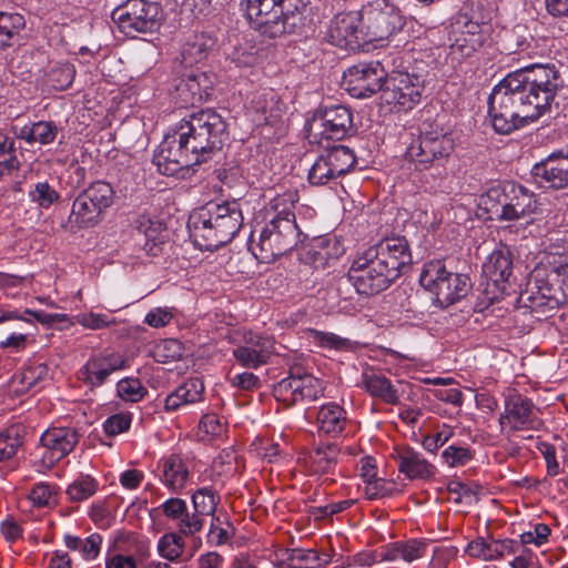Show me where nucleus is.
<instances>
[{"mask_svg": "<svg viewBox=\"0 0 568 568\" xmlns=\"http://www.w3.org/2000/svg\"><path fill=\"white\" fill-rule=\"evenodd\" d=\"M483 274L488 284L491 283L500 293H506L510 287L513 274V260L509 250H496L483 264Z\"/></svg>", "mask_w": 568, "mask_h": 568, "instance_id": "obj_29", "label": "nucleus"}, {"mask_svg": "<svg viewBox=\"0 0 568 568\" xmlns=\"http://www.w3.org/2000/svg\"><path fill=\"white\" fill-rule=\"evenodd\" d=\"M362 12L351 11L337 13L331 21L326 39L342 49H355L366 39L363 37Z\"/></svg>", "mask_w": 568, "mask_h": 568, "instance_id": "obj_21", "label": "nucleus"}, {"mask_svg": "<svg viewBox=\"0 0 568 568\" xmlns=\"http://www.w3.org/2000/svg\"><path fill=\"white\" fill-rule=\"evenodd\" d=\"M532 176L545 187L562 189L568 185V153L551 155L532 168Z\"/></svg>", "mask_w": 568, "mask_h": 568, "instance_id": "obj_28", "label": "nucleus"}, {"mask_svg": "<svg viewBox=\"0 0 568 568\" xmlns=\"http://www.w3.org/2000/svg\"><path fill=\"white\" fill-rule=\"evenodd\" d=\"M396 278L397 273L369 247L357 253L348 270L349 282L363 295L378 294L387 290Z\"/></svg>", "mask_w": 568, "mask_h": 568, "instance_id": "obj_8", "label": "nucleus"}, {"mask_svg": "<svg viewBox=\"0 0 568 568\" xmlns=\"http://www.w3.org/2000/svg\"><path fill=\"white\" fill-rule=\"evenodd\" d=\"M48 378L49 367L44 363H32L16 376V379H19L22 389H30Z\"/></svg>", "mask_w": 568, "mask_h": 568, "instance_id": "obj_50", "label": "nucleus"}, {"mask_svg": "<svg viewBox=\"0 0 568 568\" xmlns=\"http://www.w3.org/2000/svg\"><path fill=\"white\" fill-rule=\"evenodd\" d=\"M510 186L511 182L499 183L489 187L486 194L481 196L480 202L485 210L495 214L497 219H499L501 211H505V206H507Z\"/></svg>", "mask_w": 568, "mask_h": 568, "instance_id": "obj_44", "label": "nucleus"}, {"mask_svg": "<svg viewBox=\"0 0 568 568\" xmlns=\"http://www.w3.org/2000/svg\"><path fill=\"white\" fill-rule=\"evenodd\" d=\"M361 386L369 396L381 399L388 405H397L399 395L395 386L384 374L367 368L362 374Z\"/></svg>", "mask_w": 568, "mask_h": 568, "instance_id": "obj_34", "label": "nucleus"}, {"mask_svg": "<svg viewBox=\"0 0 568 568\" xmlns=\"http://www.w3.org/2000/svg\"><path fill=\"white\" fill-rule=\"evenodd\" d=\"M99 488V483L90 475H81L67 488L71 501L80 503L92 497Z\"/></svg>", "mask_w": 568, "mask_h": 568, "instance_id": "obj_48", "label": "nucleus"}, {"mask_svg": "<svg viewBox=\"0 0 568 568\" xmlns=\"http://www.w3.org/2000/svg\"><path fill=\"white\" fill-rule=\"evenodd\" d=\"M392 457L397 464L398 471L409 480H427L436 474V467L409 446H396Z\"/></svg>", "mask_w": 568, "mask_h": 568, "instance_id": "obj_26", "label": "nucleus"}, {"mask_svg": "<svg viewBox=\"0 0 568 568\" xmlns=\"http://www.w3.org/2000/svg\"><path fill=\"white\" fill-rule=\"evenodd\" d=\"M79 439L80 434L73 427H52L45 430L40 438L44 449L43 465L53 467L59 460L73 452Z\"/></svg>", "mask_w": 568, "mask_h": 568, "instance_id": "obj_24", "label": "nucleus"}, {"mask_svg": "<svg viewBox=\"0 0 568 568\" xmlns=\"http://www.w3.org/2000/svg\"><path fill=\"white\" fill-rule=\"evenodd\" d=\"M442 458L449 467H462L474 458V452L469 447L450 445L443 450Z\"/></svg>", "mask_w": 568, "mask_h": 568, "instance_id": "obj_54", "label": "nucleus"}, {"mask_svg": "<svg viewBox=\"0 0 568 568\" xmlns=\"http://www.w3.org/2000/svg\"><path fill=\"white\" fill-rule=\"evenodd\" d=\"M207 78L205 73L183 74L175 84V99L181 106H194L207 95Z\"/></svg>", "mask_w": 568, "mask_h": 568, "instance_id": "obj_31", "label": "nucleus"}, {"mask_svg": "<svg viewBox=\"0 0 568 568\" xmlns=\"http://www.w3.org/2000/svg\"><path fill=\"white\" fill-rule=\"evenodd\" d=\"M20 160L14 138L0 131V178L19 170Z\"/></svg>", "mask_w": 568, "mask_h": 568, "instance_id": "obj_45", "label": "nucleus"}, {"mask_svg": "<svg viewBox=\"0 0 568 568\" xmlns=\"http://www.w3.org/2000/svg\"><path fill=\"white\" fill-rule=\"evenodd\" d=\"M59 133V128L52 121H39L31 125H24L17 136L29 144L39 143L47 145L52 143Z\"/></svg>", "mask_w": 568, "mask_h": 568, "instance_id": "obj_39", "label": "nucleus"}, {"mask_svg": "<svg viewBox=\"0 0 568 568\" xmlns=\"http://www.w3.org/2000/svg\"><path fill=\"white\" fill-rule=\"evenodd\" d=\"M455 149V141L448 133L423 132L406 150V159L418 171L429 169L447 160Z\"/></svg>", "mask_w": 568, "mask_h": 568, "instance_id": "obj_11", "label": "nucleus"}, {"mask_svg": "<svg viewBox=\"0 0 568 568\" xmlns=\"http://www.w3.org/2000/svg\"><path fill=\"white\" fill-rule=\"evenodd\" d=\"M214 45L215 39L211 36L206 33L192 34L182 47V63L191 67L205 60Z\"/></svg>", "mask_w": 568, "mask_h": 568, "instance_id": "obj_38", "label": "nucleus"}, {"mask_svg": "<svg viewBox=\"0 0 568 568\" xmlns=\"http://www.w3.org/2000/svg\"><path fill=\"white\" fill-rule=\"evenodd\" d=\"M419 283L442 307H448L466 297L473 286L467 275L448 271L440 260L424 265Z\"/></svg>", "mask_w": 568, "mask_h": 568, "instance_id": "obj_6", "label": "nucleus"}, {"mask_svg": "<svg viewBox=\"0 0 568 568\" xmlns=\"http://www.w3.org/2000/svg\"><path fill=\"white\" fill-rule=\"evenodd\" d=\"M341 456L337 444H318L306 459V467L312 475H334Z\"/></svg>", "mask_w": 568, "mask_h": 568, "instance_id": "obj_32", "label": "nucleus"}, {"mask_svg": "<svg viewBox=\"0 0 568 568\" xmlns=\"http://www.w3.org/2000/svg\"><path fill=\"white\" fill-rule=\"evenodd\" d=\"M300 196L296 190H287L273 197L265 207L267 221H274L276 224L288 221L294 227L296 223L295 209Z\"/></svg>", "mask_w": 568, "mask_h": 568, "instance_id": "obj_35", "label": "nucleus"}, {"mask_svg": "<svg viewBox=\"0 0 568 568\" xmlns=\"http://www.w3.org/2000/svg\"><path fill=\"white\" fill-rule=\"evenodd\" d=\"M185 405L202 400L204 394V384L202 379L189 378L176 388Z\"/></svg>", "mask_w": 568, "mask_h": 568, "instance_id": "obj_58", "label": "nucleus"}, {"mask_svg": "<svg viewBox=\"0 0 568 568\" xmlns=\"http://www.w3.org/2000/svg\"><path fill=\"white\" fill-rule=\"evenodd\" d=\"M112 19L126 36L152 33L161 26V8L148 0H128L113 10Z\"/></svg>", "mask_w": 568, "mask_h": 568, "instance_id": "obj_10", "label": "nucleus"}, {"mask_svg": "<svg viewBox=\"0 0 568 568\" xmlns=\"http://www.w3.org/2000/svg\"><path fill=\"white\" fill-rule=\"evenodd\" d=\"M426 551V544L412 539L400 546L402 558L406 561H413L422 558Z\"/></svg>", "mask_w": 568, "mask_h": 568, "instance_id": "obj_64", "label": "nucleus"}, {"mask_svg": "<svg viewBox=\"0 0 568 568\" xmlns=\"http://www.w3.org/2000/svg\"><path fill=\"white\" fill-rule=\"evenodd\" d=\"M398 493L397 485L393 480L375 477L365 483L364 494L367 499H381Z\"/></svg>", "mask_w": 568, "mask_h": 568, "instance_id": "obj_51", "label": "nucleus"}, {"mask_svg": "<svg viewBox=\"0 0 568 568\" xmlns=\"http://www.w3.org/2000/svg\"><path fill=\"white\" fill-rule=\"evenodd\" d=\"M220 497L210 488H200L192 495L193 513L184 523V531L200 532L204 527V517L214 516Z\"/></svg>", "mask_w": 568, "mask_h": 568, "instance_id": "obj_30", "label": "nucleus"}, {"mask_svg": "<svg viewBox=\"0 0 568 568\" xmlns=\"http://www.w3.org/2000/svg\"><path fill=\"white\" fill-rule=\"evenodd\" d=\"M310 11V0H246L250 23L264 40L300 32Z\"/></svg>", "mask_w": 568, "mask_h": 568, "instance_id": "obj_4", "label": "nucleus"}, {"mask_svg": "<svg viewBox=\"0 0 568 568\" xmlns=\"http://www.w3.org/2000/svg\"><path fill=\"white\" fill-rule=\"evenodd\" d=\"M308 337L318 347L335 351H352L354 343L345 337L315 328L308 329Z\"/></svg>", "mask_w": 568, "mask_h": 568, "instance_id": "obj_47", "label": "nucleus"}, {"mask_svg": "<svg viewBox=\"0 0 568 568\" xmlns=\"http://www.w3.org/2000/svg\"><path fill=\"white\" fill-rule=\"evenodd\" d=\"M154 163L164 175H173L182 169L203 163L196 161V154L192 151L191 144L179 129L176 135H169L160 144L154 155Z\"/></svg>", "mask_w": 568, "mask_h": 568, "instance_id": "obj_17", "label": "nucleus"}, {"mask_svg": "<svg viewBox=\"0 0 568 568\" xmlns=\"http://www.w3.org/2000/svg\"><path fill=\"white\" fill-rule=\"evenodd\" d=\"M324 392L321 379L312 374L291 372L274 386V395L277 400L291 406L303 402L317 399Z\"/></svg>", "mask_w": 568, "mask_h": 568, "instance_id": "obj_19", "label": "nucleus"}, {"mask_svg": "<svg viewBox=\"0 0 568 568\" xmlns=\"http://www.w3.org/2000/svg\"><path fill=\"white\" fill-rule=\"evenodd\" d=\"M75 77L74 65L70 62H58L47 72V84L54 90L68 89Z\"/></svg>", "mask_w": 568, "mask_h": 568, "instance_id": "obj_46", "label": "nucleus"}, {"mask_svg": "<svg viewBox=\"0 0 568 568\" xmlns=\"http://www.w3.org/2000/svg\"><path fill=\"white\" fill-rule=\"evenodd\" d=\"M75 321L78 324L89 329H102L115 324V320L110 318L106 314L93 312L78 314Z\"/></svg>", "mask_w": 568, "mask_h": 568, "instance_id": "obj_59", "label": "nucleus"}, {"mask_svg": "<svg viewBox=\"0 0 568 568\" xmlns=\"http://www.w3.org/2000/svg\"><path fill=\"white\" fill-rule=\"evenodd\" d=\"M252 232L250 250L261 263H272L276 258L290 253L301 242L302 232L288 221L276 224L267 221L260 230L257 239Z\"/></svg>", "mask_w": 568, "mask_h": 568, "instance_id": "obj_9", "label": "nucleus"}, {"mask_svg": "<svg viewBox=\"0 0 568 568\" xmlns=\"http://www.w3.org/2000/svg\"><path fill=\"white\" fill-rule=\"evenodd\" d=\"M194 458L172 453L163 456L158 463V476L164 487L179 494L187 486L194 469Z\"/></svg>", "mask_w": 568, "mask_h": 568, "instance_id": "obj_22", "label": "nucleus"}, {"mask_svg": "<svg viewBox=\"0 0 568 568\" xmlns=\"http://www.w3.org/2000/svg\"><path fill=\"white\" fill-rule=\"evenodd\" d=\"M24 27L26 20L22 14L0 11V49L11 47Z\"/></svg>", "mask_w": 568, "mask_h": 568, "instance_id": "obj_42", "label": "nucleus"}, {"mask_svg": "<svg viewBox=\"0 0 568 568\" xmlns=\"http://www.w3.org/2000/svg\"><path fill=\"white\" fill-rule=\"evenodd\" d=\"M159 509L168 519L176 523V527L180 534L184 536L195 535V532L184 531L183 525L191 516V513H189V508L184 499L180 497H171L166 499L164 503H162Z\"/></svg>", "mask_w": 568, "mask_h": 568, "instance_id": "obj_43", "label": "nucleus"}, {"mask_svg": "<svg viewBox=\"0 0 568 568\" xmlns=\"http://www.w3.org/2000/svg\"><path fill=\"white\" fill-rule=\"evenodd\" d=\"M493 560L503 558L506 555L515 554L519 550L520 544L514 539H493Z\"/></svg>", "mask_w": 568, "mask_h": 568, "instance_id": "obj_63", "label": "nucleus"}, {"mask_svg": "<svg viewBox=\"0 0 568 568\" xmlns=\"http://www.w3.org/2000/svg\"><path fill=\"white\" fill-rule=\"evenodd\" d=\"M423 91L424 85L419 75L392 71L386 80L383 98L387 103L410 110L419 103Z\"/></svg>", "mask_w": 568, "mask_h": 568, "instance_id": "obj_20", "label": "nucleus"}, {"mask_svg": "<svg viewBox=\"0 0 568 568\" xmlns=\"http://www.w3.org/2000/svg\"><path fill=\"white\" fill-rule=\"evenodd\" d=\"M29 498L37 507H48L55 503L54 487L44 483L37 484L31 489Z\"/></svg>", "mask_w": 568, "mask_h": 568, "instance_id": "obj_60", "label": "nucleus"}, {"mask_svg": "<svg viewBox=\"0 0 568 568\" xmlns=\"http://www.w3.org/2000/svg\"><path fill=\"white\" fill-rule=\"evenodd\" d=\"M453 42L449 45L448 55L452 60L460 61L471 57L480 45L479 37L470 31L453 30Z\"/></svg>", "mask_w": 568, "mask_h": 568, "instance_id": "obj_41", "label": "nucleus"}, {"mask_svg": "<svg viewBox=\"0 0 568 568\" xmlns=\"http://www.w3.org/2000/svg\"><path fill=\"white\" fill-rule=\"evenodd\" d=\"M287 560L296 562L297 568H317L321 566V557L312 549H288Z\"/></svg>", "mask_w": 568, "mask_h": 568, "instance_id": "obj_57", "label": "nucleus"}, {"mask_svg": "<svg viewBox=\"0 0 568 568\" xmlns=\"http://www.w3.org/2000/svg\"><path fill=\"white\" fill-rule=\"evenodd\" d=\"M560 85V74L555 65L532 64L507 74L488 99L494 130L509 134L538 120L550 110Z\"/></svg>", "mask_w": 568, "mask_h": 568, "instance_id": "obj_2", "label": "nucleus"}, {"mask_svg": "<svg viewBox=\"0 0 568 568\" xmlns=\"http://www.w3.org/2000/svg\"><path fill=\"white\" fill-rule=\"evenodd\" d=\"M524 295L534 312L554 311L566 302L551 271L541 265L530 272Z\"/></svg>", "mask_w": 568, "mask_h": 568, "instance_id": "obj_14", "label": "nucleus"}, {"mask_svg": "<svg viewBox=\"0 0 568 568\" xmlns=\"http://www.w3.org/2000/svg\"><path fill=\"white\" fill-rule=\"evenodd\" d=\"M132 418L128 413L114 414L106 418L103 429L109 436H115L126 432L130 428Z\"/></svg>", "mask_w": 568, "mask_h": 568, "instance_id": "obj_61", "label": "nucleus"}, {"mask_svg": "<svg viewBox=\"0 0 568 568\" xmlns=\"http://www.w3.org/2000/svg\"><path fill=\"white\" fill-rule=\"evenodd\" d=\"M316 422L320 433L337 436L344 432L348 420L346 412L342 406L328 403L318 409Z\"/></svg>", "mask_w": 568, "mask_h": 568, "instance_id": "obj_37", "label": "nucleus"}, {"mask_svg": "<svg viewBox=\"0 0 568 568\" xmlns=\"http://www.w3.org/2000/svg\"><path fill=\"white\" fill-rule=\"evenodd\" d=\"M465 552L471 558L493 560L491 539L478 537L467 545Z\"/></svg>", "mask_w": 568, "mask_h": 568, "instance_id": "obj_62", "label": "nucleus"}, {"mask_svg": "<svg viewBox=\"0 0 568 568\" xmlns=\"http://www.w3.org/2000/svg\"><path fill=\"white\" fill-rule=\"evenodd\" d=\"M125 366L126 359L123 355L105 351L89 358L78 375L79 379L87 385L99 387L113 372L123 369Z\"/></svg>", "mask_w": 568, "mask_h": 568, "instance_id": "obj_25", "label": "nucleus"}, {"mask_svg": "<svg viewBox=\"0 0 568 568\" xmlns=\"http://www.w3.org/2000/svg\"><path fill=\"white\" fill-rule=\"evenodd\" d=\"M365 38L379 41L403 29L405 21L400 11L388 0H373L362 10Z\"/></svg>", "mask_w": 568, "mask_h": 568, "instance_id": "obj_13", "label": "nucleus"}, {"mask_svg": "<svg viewBox=\"0 0 568 568\" xmlns=\"http://www.w3.org/2000/svg\"><path fill=\"white\" fill-rule=\"evenodd\" d=\"M505 211H501L499 220L516 221L530 215L536 209L535 195L524 186L511 182Z\"/></svg>", "mask_w": 568, "mask_h": 568, "instance_id": "obj_33", "label": "nucleus"}, {"mask_svg": "<svg viewBox=\"0 0 568 568\" xmlns=\"http://www.w3.org/2000/svg\"><path fill=\"white\" fill-rule=\"evenodd\" d=\"M353 125L352 111L345 105L325 106L320 118L311 124V132L326 140L344 139Z\"/></svg>", "mask_w": 568, "mask_h": 568, "instance_id": "obj_23", "label": "nucleus"}, {"mask_svg": "<svg viewBox=\"0 0 568 568\" xmlns=\"http://www.w3.org/2000/svg\"><path fill=\"white\" fill-rule=\"evenodd\" d=\"M237 364L248 369H256L271 363L274 355H280L273 335L244 331L240 342L232 351Z\"/></svg>", "mask_w": 568, "mask_h": 568, "instance_id": "obj_15", "label": "nucleus"}, {"mask_svg": "<svg viewBox=\"0 0 568 568\" xmlns=\"http://www.w3.org/2000/svg\"><path fill=\"white\" fill-rule=\"evenodd\" d=\"M560 85V74L555 65L532 64L507 74L488 99L494 130L509 134L538 120L550 110Z\"/></svg>", "mask_w": 568, "mask_h": 568, "instance_id": "obj_1", "label": "nucleus"}, {"mask_svg": "<svg viewBox=\"0 0 568 568\" xmlns=\"http://www.w3.org/2000/svg\"><path fill=\"white\" fill-rule=\"evenodd\" d=\"M114 200L112 186L104 181L92 182L72 203L71 213L63 225L70 232L97 225Z\"/></svg>", "mask_w": 568, "mask_h": 568, "instance_id": "obj_7", "label": "nucleus"}, {"mask_svg": "<svg viewBox=\"0 0 568 568\" xmlns=\"http://www.w3.org/2000/svg\"><path fill=\"white\" fill-rule=\"evenodd\" d=\"M356 163L354 152L344 145H336L317 156L308 172L313 185H325L346 174Z\"/></svg>", "mask_w": 568, "mask_h": 568, "instance_id": "obj_18", "label": "nucleus"}, {"mask_svg": "<svg viewBox=\"0 0 568 568\" xmlns=\"http://www.w3.org/2000/svg\"><path fill=\"white\" fill-rule=\"evenodd\" d=\"M225 433V425L215 414H206L202 416L199 423L197 435L201 440H212L221 437Z\"/></svg>", "mask_w": 568, "mask_h": 568, "instance_id": "obj_52", "label": "nucleus"}, {"mask_svg": "<svg viewBox=\"0 0 568 568\" xmlns=\"http://www.w3.org/2000/svg\"><path fill=\"white\" fill-rule=\"evenodd\" d=\"M135 229L144 236L143 250L146 254L158 256L163 250L166 237V230L162 223L142 215L135 221Z\"/></svg>", "mask_w": 568, "mask_h": 568, "instance_id": "obj_36", "label": "nucleus"}, {"mask_svg": "<svg viewBox=\"0 0 568 568\" xmlns=\"http://www.w3.org/2000/svg\"><path fill=\"white\" fill-rule=\"evenodd\" d=\"M182 536L179 531L164 534L158 544L159 554L170 561L179 559L184 550Z\"/></svg>", "mask_w": 568, "mask_h": 568, "instance_id": "obj_49", "label": "nucleus"}, {"mask_svg": "<svg viewBox=\"0 0 568 568\" xmlns=\"http://www.w3.org/2000/svg\"><path fill=\"white\" fill-rule=\"evenodd\" d=\"M179 128L196 154V161H207L227 139L226 123L213 109L190 114Z\"/></svg>", "mask_w": 568, "mask_h": 568, "instance_id": "obj_5", "label": "nucleus"}, {"mask_svg": "<svg viewBox=\"0 0 568 568\" xmlns=\"http://www.w3.org/2000/svg\"><path fill=\"white\" fill-rule=\"evenodd\" d=\"M116 392L123 400L131 403L141 400L146 394V389L141 382L132 377L121 379L116 385Z\"/></svg>", "mask_w": 568, "mask_h": 568, "instance_id": "obj_53", "label": "nucleus"}, {"mask_svg": "<svg viewBox=\"0 0 568 568\" xmlns=\"http://www.w3.org/2000/svg\"><path fill=\"white\" fill-rule=\"evenodd\" d=\"M389 62V57H385L381 61L359 62L348 68L343 78L346 90L355 98H366L384 90Z\"/></svg>", "mask_w": 568, "mask_h": 568, "instance_id": "obj_12", "label": "nucleus"}, {"mask_svg": "<svg viewBox=\"0 0 568 568\" xmlns=\"http://www.w3.org/2000/svg\"><path fill=\"white\" fill-rule=\"evenodd\" d=\"M29 196L43 209L50 207L60 199V194L48 182H38L29 192Z\"/></svg>", "mask_w": 568, "mask_h": 568, "instance_id": "obj_55", "label": "nucleus"}, {"mask_svg": "<svg viewBox=\"0 0 568 568\" xmlns=\"http://www.w3.org/2000/svg\"><path fill=\"white\" fill-rule=\"evenodd\" d=\"M26 427L20 423L12 424L0 432V462L12 459L22 447Z\"/></svg>", "mask_w": 568, "mask_h": 568, "instance_id": "obj_40", "label": "nucleus"}, {"mask_svg": "<svg viewBox=\"0 0 568 568\" xmlns=\"http://www.w3.org/2000/svg\"><path fill=\"white\" fill-rule=\"evenodd\" d=\"M538 412L539 409L530 398L513 389L505 397V407L499 417V425L508 433L539 430L544 423L539 418Z\"/></svg>", "mask_w": 568, "mask_h": 568, "instance_id": "obj_16", "label": "nucleus"}, {"mask_svg": "<svg viewBox=\"0 0 568 568\" xmlns=\"http://www.w3.org/2000/svg\"><path fill=\"white\" fill-rule=\"evenodd\" d=\"M369 248L386 261L389 268L395 271L398 277L402 270L412 264V253L405 236L395 234L385 236Z\"/></svg>", "mask_w": 568, "mask_h": 568, "instance_id": "obj_27", "label": "nucleus"}, {"mask_svg": "<svg viewBox=\"0 0 568 568\" xmlns=\"http://www.w3.org/2000/svg\"><path fill=\"white\" fill-rule=\"evenodd\" d=\"M184 354L183 344L176 338L163 339L156 345L155 355L160 362H171L182 358Z\"/></svg>", "mask_w": 568, "mask_h": 568, "instance_id": "obj_56", "label": "nucleus"}, {"mask_svg": "<svg viewBox=\"0 0 568 568\" xmlns=\"http://www.w3.org/2000/svg\"><path fill=\"white\" fill-rule=\"evenodd\" d=\"M242 225L243 215L236 201L210 202L190 215L187 229L196 247L213 251L231 242Z\"/></svg>", "mask_w": 568, "mask_h": 568, "instance_id": "obj_3", "label": "nucleus"}]
</instances>
